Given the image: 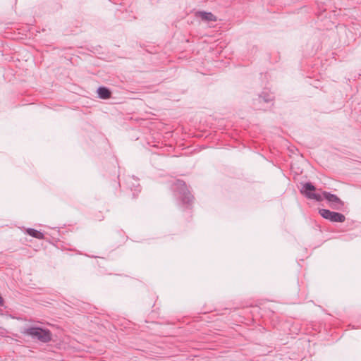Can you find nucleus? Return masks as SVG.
Returning a JSON list of instances; mask_svg holds the SVG:
<instances>
[{"label": "nucleus", "mask_w": 361, "mask_h": 361, "mask_svg": "<svg viewBox=\"0 0 361 361\" xmlns=\"http://www.w3.org/2000/svg\"><path fill=\"white\" fill-rule=\"evenodd\" d=\"M315 190L316 188L311 183L308 182L302 185L300 192L310 200H315L320 202L325 199L331 204L333 208L336 209L343 206V202L336 195L326 191H324L322 195L314 193V191Z\"/></svg>", "instance_id": "nucleus-1"}, {"label": "nucleus", "mask_w": 361, "mask_h": 361, "mask_svg": "<svg viewBox=\"0 0 361 361\" xmlns=\"http://www.w3.org/2000/svg\"><path fill=\"white\" fill-rule=\"evenodd\" d=\"M23 334L42 343H48L52 338V334L49 329L40 327L32 326L27 328L23 331Z\"/></svg>", "instance_id": "nucleus-2"}, {"label": "nucleus", "mask_w": 361, "mask_h": 361, "mask_svg": "<svg viewBox=\"0 0 361 361\" xmlns=\"http://www.w3.org/2000/svg\"><path fill=\"white\" fill-rule=\"evenodd\" d=\"M175 190H178V193L184 204H189L192 200V196L188 190L185 183L181 180H177L174 183Z\"/></svg>", "instance_id": "nucleus-3"}, {"label": "nucleus", "mask_w": 361, "mask_h": 361, "mask_svg": "<svg viewBox=\"0 0 361 361\" xmlns=\"http://www.w3.org/2000/svg\"><path fill=\"white\" fill-rule=\"evenodd\" d=\"M319 214L324 219L329 220L331 222H344L345 217L341 213L331 212L329 209H321L319 211Z\"/></svg>", "instance_id": "nucleus-4"}, {"label": "nucleus", "mask_w": 361, "mask_h": 361, "mask_svg": "<svg viewBox=\"0 0 361 361\" xmlns=\"http://www.w3.org/2000/svg\"><path fill=\"white\" fill-rule=\"evenodd\" d=\"M196 16L204 21H216V17L211 12L198 11Z\"/></svg>", "instance_id": "nucleus-5"}, {"label": "nucleus", "mask_w": 361, "mask_h": 361, "mask_svg": "<svg viewBox=\"0 0 361 361\" xmlns=\"http://www.w3.org/2000/svg\"><path fill=\"white\" fill-rule=\"evenodd\" d=\"M97 93L99 97L103 99H109L111 97V92L109 89L104 87H99L97 89Z\"/></svg>", "instance_id": "nucleus-6"}, {"label": "nucleus", "mask_w": 361, "mask_h": 361, "mask_svg": "<svg viewBox=\"0 0 361 361\" xmlns=\"http://www.w3.org/2000/svg\"><path fill=\"white\" fill-rule=\"evenodd\" d=\"M26 233L37 239H44V235L42 232L34 228H27L26 230Z\"/></svg>", "instance_id": "nucleus-7"}, {"label": "nucleus", "mask_w": 361, "mask_h": 361, "mask_svg": "<svg viewBox=\"0 0 361 361\" xmlns=\"http://www.w3.org/2000/svg\"><path fill=\"white\" fill-rule=\"evenodd\" d=\"M273 99V97L271 94H267L264 96L260 95L259 97V101L261 102L262 101L264 102H271Z\"/></svg>", "instance_id": "nucleus-8"}, {"label": "nucleus", "mask_w": 361, "mask_h": 361, "mask_svg": "<svg viewBox=\"0 0 361 361\" xmlns=\"http://www.w3.org/2000/svg\"><path fill=\"white\" fill-rule=\"evenodd\" d=\"M4 305V299L2 298V297L0 295V305Z\"/></svg>", "instance_id": "nucleus-9"}]
</instances>
